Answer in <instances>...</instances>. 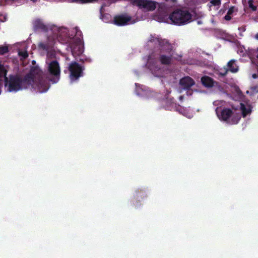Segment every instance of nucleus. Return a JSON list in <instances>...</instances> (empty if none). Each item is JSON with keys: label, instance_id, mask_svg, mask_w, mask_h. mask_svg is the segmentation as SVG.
Here are the masks:
<instances>
[{"label": "nucleus", "instance_id": "obj_16", "mask_svg": "<svg viewBox=\"0 0 258 258\" xmlns=\"http://www.w3.org/2000/svg\"><path fill=\"white\" fill-rule=\"evenodd\" d=\"M161 61L163 64H168L170 62L171 59L169 57L162 56L161 57Z\"/></svg>", "mask_w": 258, "mask_h": 258}, {"label": "nucleus", "instance_id": "obj_26", "mask_svg": "<svg viewBox=\"0 0 258 258\" xmlns=\"http://www.w3.org/2000/svg\"><path fill=\"white\" fill-rule=\"evenodd\" d=\"M184 81H192V80L190 78H189V77H186L185 78V80Z\"/></svg>", "mask_w": 258, "mask_h": 258}, {"label": "nucleus", "instance_id": "obj_15", "mask_svg": "<svg viewBox=\"0 0 258 258\" xmlns=\"http://www.w3.org/2000/svg\"><path fill=\"white\" fill-rule=\"evenodd\" d=\"M202 84L207 88H210L215 86V84L216 85L218 82H201Z\"/></svg>", "mask_w": 258, "mask_h": 258}, {"label": "nucleus", "instance_id": "obj_25", "mask_svg": "<svg viewBox=\"0 0 258 258\" xmlns=\"http://www.w3.org/2000/svg\"><path fill=\"white\" fill-rule=\"evenodd\" d=\"M253 92L256 91V92H258V88L256 87L252 88Z\"/></svg>", "mask_w": 258, "mask_h": 258}, {"label": "nucleus", "instance_id": "obj_35", "mask_svg": "<svg viewBox=\"0 0 258 258\" xmlns=\"http://www.w3.org/2000/svg\"><path fill=\"white\" fill-rule=\"evenodd\" d=\"M256 58L258 59V53L257 55H256Z\"/></svg>", "mask_w": 258, "mask_h": 258}, {"label": "nucleus", "instance_id": "obj_22", "mask_svg": "<svg viewBox=\"0 0 258 258\" xmlns=\"http://www.w3.org/2000/svg\"><path fill=\"white\" fill-rule=\"evenodd\" d=\"M234 12V8L231 7L228 11L227 14L228 15H231Z\"/></svg>", "mask_w": 258, "mask_h": 258}, {"label": "nucleus", "instance_id": "obj_34", "mask_svg": "<svg viewBox=\"0 0 258 258\" xmlns=\"http://www.w3.org/2000/svg\"><path fill=\"white\" fill-rule=\"evenodd\" d=\"M180 81H184V80H183V79H181Z\"/></svg>", "mask_w": 258, "mask_h": 258}, {"label": "nucleus", "instance_id": "obj_19", "mask_svg": "<svg viewBox=\"0 0 258 258\" xmlns=\"http://www.w3.org/2000/svg\"><path fill=\"white\" fill-rule=\"evenodd\" d=\"M211 3L214 6H219L221 4L220 0H212L211 1Z\"/></svg>", "mask_w": 258, "mask_h": 258}, {"label": "nucleus", "instance_id": "obj_17", "mask_svg": "<svg viewBox=\"0 0 258 258\" xmlns=\"http://www.w3.org/2000/svg\"><path fill=\"white\" fill-rule=\"evenodd\" d=\"M8 50V47L6 46L0 47V54H4L6 53Z\"/></svg>", "mask_w": 258, "mask_h": 258}, {"label": "nucleus", "instance_id": "obj_10", "mask_svg": "<svg viewBox=\"0 0 258 258\" xmlns=\"http://www.w3.org/2000/svg\"><path fill=\"white\" fill-rule=\"evenodd\" d=\"M7 68L1 63H0V81H8L6 77Z\"/></svg>", "mask_w": 258, "mask_h": 258}, {"label": "nucleus", "instance_id": "obj_8", "mask_svg": "<svg viewBox=\"0 0 258 258\" xmlns=\"http://www.w3.org/2000/svg\"><path fill=\"white\" fill-rule=\"evenodd\" d=\"M131 20V18L126 15H121L116 16L114 19V22L118 25H124L127 24Z\"/></svg>", "mask_w": 258, "mask_h": 258}, {"label": "nucleus", "instance_id": "obj_2", "mask_svg": "<svg viewBox=\"0 0 258 258\" xmlns=\"http://www.w3.org/2000/svg\"><path fill=\"white\" fill-rule=\"evenodd\" d=\"M169 19L175 24H185L191 21V15L186 10L177 9L170 14Z\"/></svg>", "mask_w": 258, "mask_h": 258}, {"label": "nucleus", "instance_id": "obj_30", "mask_svg": "<svg viewBox=\"0 0 258 258\" xmlns=\"http://www.w3.org/2000/svg\"><path fill=\"white\" fill-rule=\"evenodd\" d=\"M256 74H253V78L254 79H255V78H256Z\"/></svg>", "mask_w": 258, "mask_h": 258}, {"label": "nucleus", "instance_id": "obj_12", "mask_svg": "<svg viewBox=\"0 0 258 258\" xmlns=\"http://www.w3.org/2000/svg\"><path fill=\"white\" fill-rule=\"evenodd\" d=\"M136 91L137 92V94L138 95H142V92H144L146 91L145 87L141 85L140 84L138 83H136Z\"/></svg>", "mask_w": 258, "mask_h": 258}, {"label": "nucleus", "instance_id": "obj_24", "mask_svg": "<svg viewBox=\"0 0 258 258\" xmlns=\"http://www.w3.org/2000/svg\"><path fill=\"white\" fill-rule=\"evenodd\" d=\"M227 73V71L226 70H224L223 71V72H221L220 73V75H222V76H224L226 74V73Z\"/></svg>", "mask_w": 258, "mask_h": 258}, {"label": "nucleus", "instance_id": "obj_20", "mask_svg": "<svg viewBox=\"0 0 258 258\" xmlns=\"http://www.w3.org/2000/svg\"><path fill=\"white\" fill-rule=\"evenodd\" d=\"M248 5L249 8H250L253 11L256 10V7L252 4V1L251 0L248 1Z\"/></svg>", "mask_w": 258, "mask_h": 258}, {"label": "nucleus", "instance_id": "obj_7", "mask_svg": "<svg viewBox=\"0 0 258 258\" xmlns=\"http://www.w3.org/2000/svg\"><path fill=\"white\" fill-rule=\"evenodd\" d=\"M50 73L58 78L60 75V70L58 63L56 61H53L50 63L48 67Z\"/></svg>", "mask_w": 258, "mask_h": 258}, {"label": "nucleus", "instance_id": "obj_27", "mask_svg": "<svg viewBox=\"0 0 258 258\" xmlns=\"http://www.w3.org/2000/svg\"><path fill=\"white\" fill-rule=\"evenodd\" d=\"M136 196L139 197V190H136Z\"/></svg>", "mask_w": 258, "mask_h": 258}, {"label": "nucleus", "instance_id": "obj_32", "mask_svg": "<svg viewBox=\"0 0 258 258\" xmlns=\"http://www.w3.org/2000/svg\"><path fill=\"white\" fill-rule=\"evenodd\" d=\"M172 2H174L176 0H171Z\"/></svg>", "mask_w": 258, "mask_h": 258}, {"label": "nucleus", "instance_id": "obj_11", "mask_svg": "<svg viewBox=\"0 0 258 258\" xmlns=\"http://www.w3.org/2000/svg\"><path fill=\"white\" fill-rule=\"evenodd\" d=\"M228 66L232 72L235 73L238 71V67L235 63L234 60H230L228 63Z\"/></svg>", "mask_w": 258, "mask_h": 258}, {"label": "nucleus", "instance_id": "obj_14", "mask_svg": "<svg viewBox=\"0 0 258 258\" xmlns=\"http://www.w3.org/2000/svg\"><path fill=\"white\" fill-rule=\"evenodd\" d=\"M41 74V70L38 68H34L32 69L30 72V75L31 76V78L33 79L36 75H40Z\"/></svg>", "mask_w": 258, "mask_h": 258}, {"label": "nucleus", "instance_id": "obj_3", "mask_svg": "<svg viewBox=\"0 0 258 258\" xmlns=\"http://www.w3.org/2000/svg\"><path fill=\"white\" fill-rule=\"evenodd\" d=\"M218 116L220 119L226 121L232 124H237L240 119L239 114H234L231 109L227 108L222 110Z\"/></svg>", "mask_w": 258, "mask_h": 258}, {"label": "nucleus", "instance_id": "obj_36", "mask_svg": "<svg viewBox=\"0 0 258 258\" xmlns=\"http://www.w3.org/2000/svg\"><path fill=\"white\" fill-rule=\"evenodd\" d=\"M248 93H249V91H246V93H247V94H248Z\"/></svg>", "mask_w": 258, "mask_h": 258}, {"label": "nucleus", "instance_id": "obj_18", "mask_svg": "<svg viewBox=\"0 0 258 258\" xmlns=\"http://www.w3.org/2000/svg\"><path fill=\"white\" fill-rule=\"evenodd\" d=\"M19 54L24 59L26 58L28 55L26 51H20Z\"/></svg>", "mask_w": 258, "mask_h": 258}, {"label": "nucleus", "instance_id": "obj_29", "mask_svg": "<svg viewBox=\"0 0 258 258\" xmlns=\"http://www.w3.org/2000/svg\"><path fill=\"white\" fill-rule=\"evenodd\" d=\"M255 38L257 40H258V33H257V34H256L255 35Z\"/></svg>", "mask_w": 258, "mask_h": 258}, {"label": "nucleus", "instance_id": "obj_5", "mask_svg": "<svg viewBox=\"0 0 258 258\" xmlns=\"http://www.w3.org/2000/svg\"><path fill=\"white\" fill-rule=\"evenodd\" d=\"M195 84V82H179L178 91L181 93L183 91H186L187 95L192 94L191 88Z\"/></svg>", "mask_w": 258, "mask_h": 258}, {"label": "nucleus", "instance_id": "obj_31", "mask_svg": "<svg viewBox=\"0 0 258 258\" xmlns=\"http://www.w3.org/2000/svg\"><path fill=\"white\" fill-rule=\"evenodd\" d=\"M170 93V92L167 90V91L166 94H169Z\"/></svg>", "mask_w": 258, "mask_h": 258}, {"label": "nucleus", "instance_id": "obj_6", "mask_svg": "<svg viewBox=\"0 0 258 258\" xmlns=\"http://www.w3.org/2000/svg\"><path fill=\"white\" fill-rule=\"evenodd\" d=\"M69 70L71 72V76H73L75 79H77L80 76H81L82 69L76 63H72L70 66Z\"/></svg>", "mask_w": 258, "mask_h": 258}, {"label": "nucleus", "instance_id": "obj_23", "mask_svg": "<svg viewBox=\"0 0 258 258\" xmlns=\"http://www.w3.org/2000/svg\"><path fill=\"white\" fill-rule=\"evenodd\" d=\"M225 19L227 21L230 20L231 19L230 15L227 14V15L225 16Z\"/></svg>", "mask_w": 258, "mask_h": 258}, {"label": "nucleus", "instance_id": "obj_13", "mask_svg": "<svg viewBox=\"0 0 258 258\" xmlns=\"http://www.w3.org/2000/svg\"><path fill=\"white\" fill-rule=\"evenodd\" d=\"M231 92L233 93L236 94L239 97H241L243 95L242 91L240 90L239 88L236 85L231 86Z\"/></svg>", "mask_w": 258, "mask_h": 258}, {"label": "nucleus", "instance_id": "obj_9", "mask_svg": "<svg viewBox=\"0 0 258 258\" xmlns=\"http://www.w3.org/2000/svg\"><path fill=\"white\" fill-rule=\"evenodd\" d=\"M240 109L241 111L242 115L243 117H246L247 115L250 114L252 110V106L248 105H245L244 103H240Z\"/></svg>", "mask_w": 258, "mask_h": 258}, {"label": "nucleus", "instance_id": "obj_1", "mask_svg": "<svg viewBox=\"0 0 258 258\" xmlns=\"http://www.w3.org/2000/svg\"><path fill=\"white\" fill-rule=\"evenodd\" d=\"M5 89L9 92L30 89L43 93L46 92L49 88L47 82H5Z\"/></svg>", "mask_w": 258, "mask_h": 258}, {"label": "nucleus", "instance_id": "obj_28", "mask_svg": "<svg viewBox=\"0 0 258 258\" xmlns=\"http://www.w3.org/2000/svg\"><path fill=\"white\" fill-rule=\"evenodd\" d=\"M183 98V96H180L179 97V99L180 100H182Z\"/></svg>", "mask_w": 258, "mask_h": 258}, {"label": "nucleus", "instance_id": "obj_21", "mask_svg": "<svg viewBox=\"0 0 258 258\" xmlns=\"http://www.w3.org/2000/svg\"><path fill=\"white\" fill-rule=\"evenodd\" d=\"M201 81H213V79L208 76H204L201 78Z\"/></svg>", "mask_w": 258, "mask_h": 258}, {"label": "nucleus", "instance_id": "obj_33", "mask_svg": "<svg viewBox=\"0 0 258 258\" xmlns=\"http://www.w3.org/2000/svg\"><path fill=\"white\" fill-rule=\"evenodd\" d=\"M57 82H55V81H54V82H52V83L54 84V83H56Z\"/></svg>", "mask_w": 258, "mask_h": 258}, {"label": "nucleus", "instance_id": "obj_4", "mask_svg": "<svg viewBox=\"0 0 258 258\" xmlns=\"http://www.w3.org/2000/svg\"><path fill=\"white\" fill-rule=\"evenodd\" d=\"M131 3L138 6L139 9L144 12H150L154 11L158 3L152 0H130Z\"/></svg>", "mask_w": 258, "mask_h": 258}]
</instances>
